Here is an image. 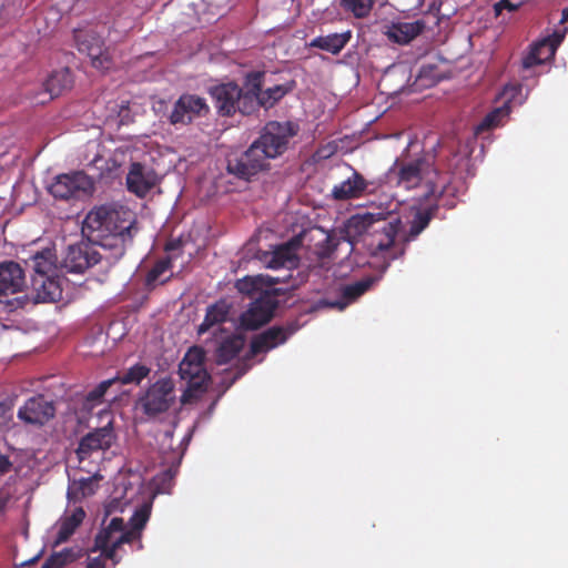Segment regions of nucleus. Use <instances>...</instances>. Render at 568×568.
Here are the masks:
<instances>
[{
	"mask_svg": "<svg viewBox=\"0 0 568 568\" xmlns=\"http://www.w3.org/2000/svg\"><path fill=\"white\" fill-rule=\"evenodd\" d=\"M263 78L264 72L260 71H253L245 75V89L248 90L250 95H252L255 101L254 112L260 108H264L265 110L273 108L294 88V81H290L263 90Z\"/></svg>",
	"mask_w": 568,
	"mask_h": 568,
	"instance_id": "1a4fd4ad",
	"label": "nucleus"
},
{
	"mask_svg": "<svg viewBox=\"0 0 568 568\" xmlns=\"http://www.w3.org/2000/svg\"><path fill=\"white\" fill-rule=\"evenodd\" d=\"M372 184L373 183L368 182L359 172L353 170L349 178L334 185L332 189V197L336 201L358 199L372 192V190H369Z\"/></svg>",
	"mask_w": 568,
	"mask_h": 568,
	"instance_id": "aec40b11",
	"label": "nucleus"
},
{
	"mask_svg": "<svg viewBox=\"0 0 568 568\" xmlns=\"http://www.w3.org/2000/svg\"><path fill=\"white\" fill-rule=\"evenodd\" d=\"M298 329L300 324L297 321H290L283 325L268 327L252 338L250 345V354L252 356H256L261 353H266L284 344Z\"/></svg>",
	"mask_w": 568,
	"mask_h": 568,
	"instance_id": "4468645a",
	"label": "nucleus"
},
{
	"mask_svg": "<svg viewBox=\"0 0 568 568\" xmlns=\"http://www.w3.org/2000/svg\"><path fill=\"white\" fill-rule=\"evenodd\" d=\"M450 181L444 182L438 195L432 196L429 201L425 202L427 205L424 207H417L413 220L410 221L409 230L402 234L399 239L404 244L409 243L417 239V236L429 225L430 221L435 217L439 201L445 193L449 192Z\"/></svg>",
	"mask_w": 568,
	"mask_h": 568,
	"instance_id": "2eb2a0df",
	"label": "nucleus"
},
{
	"mask_svg": "<svg viewBox=\"0 0 568 568\" xmlns=\"http://www.w3.org/2000/svg\"><path fill=\"white\" fill-rule=\"evenodd\" d=\"M151 373V368L142 363H136L125 372L118 374L115 377V384L128 385L134 384L139 385L144 378L149 376Z\"/></svg>",
	"mask_w": 568,
	"mask_h": 568,
	"instance_id": "473e14b6",
	"label": "nucleus"
},
{
	"mask_svg": "<svg viewBox=\"0 0 568 568\" xmlns=\"http://www.w3.org/2000/svg\"><path fill=\"white\" fill-rule=\"evenodd\" d=\"M11 466L9 458L0 453V473H8Z\"/></svg>",
	"mask_w": 568,
	"mask_h": 568,
	"instance_id": "5fc2aeb1",
	"label": "nucleus"
},
{
	"mask_svg": "<svg viewBox=\"0 0 568 568\" xmlns=\"http://www.w3.org/2000/svg\"><path fill=\"white\" fill-rule=\"evenodd\" d=\"M230 313V305L226 301L221 300L213 305H210L206 310L205 317L200 324L197 333L203 334L216 324L224 323Z\"/></svg>",
	"mask_w": 568,
	"mask_h": 568,
	"instance_id": "c756f323",
	"label": "nucleus"
},
{
	"mask_svg": "<svg viewBox=\"0 0 568 568\" xmlns=\"http://www.w3.org/2000/svg\"><path fill=\"white\" fill-rule=\"evenodd\" d=\"M245 343L243 336L233 334L223 339L215 351V362L219 365L227 364L237 356Z\"/></svg>",
	"mask_w": 568,
	"mask_h": 568,
	"instance_id": "bb28decb",
	"label": "nucleus"
},
{
	"mask_svg": "<svg viewBox=\"0 0 568 568\" xmlns=\"http://www.w3.org/2000/svg\"><path fill=\"white\" fill-rule=\"evenodd\" d=\"M205 353L201 347H191L179 365V375L186 382L181 402L186 404L206 390L210 375L204 365Z\"/></svg>",
	"mask_w": 568,
	"mask_h": 568,
	"instance_id": "39448f33",
	"label": "nucleus"
},
{
	"mask_svg": "<svg viewBox=\"0 0 568 568\" xmlns=\"http://www.w3.org/2000/svg\"><path fill=\"white\" fill-rule=\"evenodd\" d=\"M172 267V262L169 257L159 260L145 276V286L151 290L154 288L159 283H165L169 277L161 280L162 275Z\"/></svg>",
	"mask_w": 568,
	"mask_h": 568,
	"instance_id": "c9c22d12",
	"label": "nucleus"
},
{
	"mask_svg": "<svg viewBox=\"0 0 568 568\" xmlns=\"http://www.w3.org/2000/svg\"><path fill=\"white\" fill-rule=\"evenodd\" d=\"M84 518L85 511L82 507H77L70 515L62 517L59 523V529L54 545L65 542L74 534L77 528L83 523Z\"/></svg>",
	"mask_w": 568,
	"mask_h": 568,
	"instance_id": "393cba45",
	"label": "nucleus"
},
{
	"mask_svg": "<svg viewBox=\"0 0 568 568\" xmlns=\"http://www.w3.org/2000/svg\"><path fill=\"white\" fill-rule=\"evenodd\" d=\"M52 257V251L49 248L43 250L41 252H37L32 256V267L34 272L42 276L48 275L53 266Z\"/></svg>",
	"mask_w": 568,
	"mask_h": 568,
	"instance_id": "58836bf2",
	"label": "nucleus"
},
{
	"mask_svg": "<svg viewBox=\"0 0 568 568\" xmlns=\"http://www.w3.org/2000/svg\"><path fill=\"white\" fill-rule=\"evenodd\" d=\"M390 211L388 207L379 209L378 212H365L352 215L346 224V233L349 237H357L365 233L373 231L376 224H379L382 220H386Z\"/></svg>",
	"mask_w": 568,
	"mask_h": 568,
	"instance_id": "412c9836",
	"label": "nucleus"
},
{
	"mask_svg": "<svg viewBox=\"0 0 568 568\" xmlns=\"http://www.w3.org/2000/svg\"><path fill=\"white\" fill-rule=\"evenodd\" d=\"M209 112L205 100L195 94H182L174 103L169 116L173 125L190 124L196 116Z\"/></svg>",
	"mask_w": 568,
	"mask_h": 568,
	"instance_id": "dca6fc26",
	"label": "nucleus"
},
{
	"mask_svg": "<svg viewBox=\"0 0 568 568\" xmlns=\"http://www.w3.org/2000/svg\"><path fill=\"white\" fill-rule=\"evenodd\" d=\"M434 20H435L434 23L438 24V19L436 17H434Z\"/></svg>",
	"mask_w": 568,
	"mask_h": 568,
	"instance_id": "13d9d810",
	"label": "nucleus"
},
{
	"mask_svg": "<svg viewBox=\"0 0 568 568\" xmlns=\"http://www.w3.org/2000/svg\"><path fill=\"white\" fill-rule=\"evenodd\" d=\"M509 114V109L506 106L496 108L484 116V119L476 125L475 134L479 135L485 131H489L501 125L503 120Z\"/></svg>",
	"mask_w": 568,
	"mask_h": 568,
	"instance_id": "f704fd0d",
	"label": "nucleus"
},
{
	"mask_svg": "<svg viewBox=\"0 0 568 568\" xmlns=\"http://www.w3.org/2000/svg\"><path fill=\"white\" fill-rule=\"evenodd\" d=\"M87 568H105V560L102 556L88 557Z\"/></svg>",
	"mask_w": 568,
	"mask_h": 568,
	"instance_id": "864d4df0",
	"label": "nucleus"
},
{
	"mask_svg": "<svg viewBox=\"0 0 568 568\" xmlns=\"http://www.w3.org/2000/svg\"><path fill=\"white\" fill-rule=\"evenodd\" d=\"M124 528V520L121 517H113L110 523L104 526L95 536L94 545L95 548H104L111 545L118 536L122 535Z\"/></svg>",
	"mask_w": 568,
	"mask_h": 568,
	"instance_id": "7c9ffc66",
	"label": "nucleus"
},
{
	"mask_svg": "<svg viewBox=\"0 0 568 568\" xmlns=\"http://www.w3.org/2000/svg\"><path fill=\"white\" fill-rule=\"evenodd\" d=\"M151 515V506L144 504L139 507L129 520V527L123 528L122 536H125L130 542L140 540Z\"/></svg>",
	"mask_w": 568,
	"mask_h": 568,
	"instance_id": "cd10ccee",
	"label": "nucleus"
},
{
	"mask_svg": "<svg viewBox=\"0 0 568 568\" xmlns=\"http://www.w3.org/2000/svg\"><path fill=\"white\" fill-rule=\"evenodd\" d=\"M278 306L276 290H266L250 303L247 310L240 316V327L244 331H255L268 323Z\"/></svg>",
	"mask_w": 568,
	"mask_h": 568,
	"instance_id": "6e6552de",
	"label": "nucleus"
},
{
	"mask_svg": "<svg viewBox=\"0 0 568 568\" xmlns=\"http://www.w3.org/2000/svg\"><path fill=\"white\" fill-rule=\"evenodd\" d=\"M518 9V4H514L509 0H500L494 6V10L496 16H499L503 10H508L510 12L516 11Z\"/></svg>",
	"mask_w": 568,
	"mask_h": 568,
	"instance_id": "8fccbe9b",
	"label": "nucleus"
},
{
	"mask_svg": "<svg viewBox=\"0 0 568 568\" xmlns=\"http://www.w3.org/2000/svg\"><path fill=\"white\" fill-rule=\"evenodd\" d=\"M425 28L426 22L423 19L412 22H398L390 28L389 38L397 43L405 44L420 34Z\"/></svg>",
	"mask_w": 568,
	"mask_h": 568,
	"instance_id": "b1692460",
	"label": "nucleus"
},
{
	"mask_svg": "<svg viewBox=\"0 0 568 568\" xmlns=\"http://www.w3.org/2000/svg\"><path fill=\"white\" fill-rule=\"evenodd\" d=\"M386 207L390 213L386 220H382L374 226L369 233L367 247L372 256H382L388 266L392 261L404 255L405 247L396 243V237H402L403 234V222L398 215L394 214L397 203L389 201Z\"/></svg>",
	"mask_w": 568,
	"mask_h": 568,
	"instance_id": "7ed1b4c3",
	"label": "nucleus"
},
{
	"mask_svg": "<svg viewBox=\"0 0 568 568\" xmlns=\"http://www.w3.org/2000/svg\"><path fill=\"white\" fill-rule=\"evenodd\" d=\"M60 557L61 556L57 555V552L52 554L45 559L41 568H63V560H61Z\"/></svg>",
	"mask_w": 568,
	"mask_h": 568,
	"instance_id": "3c124183",
	"label": "nucleus"
},
{
	"mask_svg": "<svg viewBox=\"0 0 568 568\" xmlns=\"http://www.w3.org/2000/svg\"><path fill=\"white\" fill-rule=\"evenodd\" d=\"M136 214L120 204H103L85 216L82 233L89 242L105 252V262L113 264L125 253L139 232Z\"/></svg>",
	"mask_w": 568,
	"mask_h": 568,
	"instance_id": "f257e3e1",
	"label": "nucleus"
},
{
	"mask_svg": "<svg viewBox=\"0 0 568 568\" xmlns=\"http://www.w3.org/2000/svg\"><path fill=\"white\" fill-rule=\"evenodd\" d=\"M95 481V477H85L80 478L79 480H73L68 488V498L70 500H79L93 495L97 490Z\"/></svg>",
	"mask_w": 568,
	"mask_h": 568,
	"instance_id": "72a5a7b5",
	"label": "nucleus"
},
{
	"mask_svg": "<svg viewBox=\"0 0 568 568\" xmlns=\"http://www.w3.org/2000/svg\"><path fill=\"white\" fill-rule=\"evenodd\" d=\"M521 89L523 87L520 83L507 84L505 87L504 93L509 98V100H515L516 95L521 92Z\"/></svg>",
	"mask_w": 568,
	"mask_h": 568,
	"instance_id": "603ef678",
	"label": "nucleus"
},
{
	"mask_svg": "<svg viewBox=\"0 0 568 568\" xmlns=\"http://www.w3.org/2000/svg\"><path fill=\"white\" fill-rule=\"evenodd\" d=\"M87 55L91 59L92 65L97 69L106 70L111 65L110 57L104 49V42L102 38L94 48L89 49Z\"/></svg>",
	"mask_w": 568,
	"mask_h": 568,
	"instance_id": "4c0bfd02",
	"label": "nucleus"
},
{
	"mask_svg": "<svg viewBox=\"0 0 568 568\" xmlns=\"http://www.w3.org/2000/svg\"><path fill=\"white\" fill-rule=\"evenodd\" d=\"M101 37L93 32H83L77 36L78 50L82 53H88L89 49L94 48Z\"/></svg>",
	"mask_w": 568,
	"mask_h": 568,
	"instance_id": "c03bdc74",
	"label": "nucleus"
},
{
	"mask_svg": "<svg viewBox=\"0 0 568 568\" xmlns=\"http://www.w3.org/2000/svg\"><path fill=\"white\" fill-rule=\"evenodd\" d=\"M55 405L44 395H34L18 408L17 417L26 426L41 428L55 416Z\"/></svg>",
	"mask_w": 568,
	"mask_h": 568,
	"instance_id": "f8f14e48",
	"label": "nucleus"
},
{
	"mask_svg": "<svg viewBox=\"0 0 568 568\" xmlns=\"http://www.w3.org/2000/svg\"><path fill=\"white\" fill-rule=\"evenodd\" d=\"M352 39V31L347 30L342 33H331L314 38L308 45L317 48L331 54H338Z\"/></svg>",
	"mask_w": 568,
	"mask_h": 568,
	"instance_id": "5701e85b",
	"label": "nucleus"
},
{
	"mask_svg": "<svg viewBox=\"0 0 568 568\" xmlns=\"http://www.w3.org/2000/svg\"><path fill=\"white\" fill-rule=\"evenodd\" d=\"M158 183V176L152 169L141 163L131 164L126 175L128 190L139 197H144Z\"/></svg>",
	"mask_w": 568,
	"mask_h": 568,
	"instance_id": "6ab92c4d",
	"label": "nucleus"
},
{
	"mask_svg": "<svg viewBox=\"0 0 568 568\" xmlns=\"http://www.w3.org/2000/svg\"><path fill=\"white\" fill-rule=\"evenodd\" d=\"M30 303L28 295L21 294L20 296H14L12 300H1L0 298V315L2 313H12L20 308H24Z\"/></svg>",
	"mask_w": 568,
	"mask_h": 568,
	"instance_id": "37998d69",
	"label": "nucleus"
},
{
	"mask_svg": "<svg viewBox=\"0 0 568 568\" xmlns=\"http://www.w3.org/2000/svg\"><path fill=\"white\" fill-rule=\"evenodd\" d=\"M27 286L26 276L22 267L13 262H3L0 264V298L10 300V295L22 293ZM13 297H11L12 300Z\"/></svg>",
	"mask_w": 568,
	"mask_h": 568,
	"instance_id": "f3484780",
	"label": "nucleus"
},
{
	"mask_svg": "<svg viewBox=\"0 0 568 568\" xmlns=\"http://www.w3.org/2000/svg\"><path fill=\"white\" fill-rule=\"evenodd\" d=\"M297 132L298 125L291 121H270L255 141L270 160L276 159L288 150L290 142Z\"/></svg>",
	"mask_w": 568,
	"mask_h": 568,
	"instance_id": "0eeeda50",
	"label": "nucleus"
},
{
	"mask_svg": "<svg viewBox=\"0 0 568 568\" xmlns=\"http://www.w3.org/2000/svg\"><path fill=\"white\" fill-rule=\"evenodd\" d=\"M268 160L260 144L254 141L245 152L227 161V171L240 179L248 180L258 172L268 170Z\"/></svg>",
	"mask_w": 568,
	"mask_h": 568,
	"instance_id": "9b49d317",
	"label": "nucleus"
},
{
	"mask_svg": "<svg viewBox=\"0 0 568 568\" xmlns=\"http://www.w3.org/2000/svg\"><path fill=\"white\" fill-rule=\"evenodd\" d=\"M566 21H568V7L562 10L560 23H565Z\"/></svg>",
	"mask_w": 568,
	"mask_h": 568,
	"instance_id": "6e6d98bb",
	"label": "nucleus"
},
{
	"mask_svg": "<svg viewBox=\"0 0 568 568\" xmlns=\"http://www.w3.org/2000/svg\"><path fill=\"white\" fill-rule=\"evenodd\" d=\"M93 180L82 171L58 175L48 187L49 193L60 200L79 197L93 191Z\"/></svg>",
	"mask_w": 568,
	"mask_h": 568,
	"instance_id": "ddd939ff",
	"label": "nucleus"
},
{
	"mask_svg": "<svg viewBox=\"0 0 568 568\" xmlns=\"http://www.w3.org/2000/svg\"><path fill=\"white\" fill-rule=\"evenodd\" d=\"M565 33L554 32L551 36L534 43L537 55H540L541 63L554 58L557 48L564 40Z\"/></svg>",
	"mask_w": 568,
	"mask_h": 568,
	"instance_id": "2f4dec72",
	"label": "nucleus"
},
{
	"mask_svg": "<svg viewBox=\"0 0 568 568\" xmlns=\"http://www.w3.org/2000/svg\"><path fill=\"white\" fill-rule=\"evenodd\" d=\"M443 205L446 206L447 209H454L456 204L454 201H449L444 203Z\"/></svg>",
	"mask_w": 568,
	"mask_h": 568,
	"instance_id": "4d7b16f0",
	"label": "nucleus"
},
{
	"mask_svg": "<svg viewBox=\"0 0 568 568\" xmlns=\"http://www.w3.org/2000/svg\"><path fill=\"white\" fill-rule=\"evenodd\" d=\"M298 258L294 250L290 245H281L276 247L266 260V265L270 268L277 270L281 267L291 270L297 266Z\"/></svg>",
	"mask_w": 568,
	"mask_h": 568,
	"instance_id": "c85d7f7f",
	"label": "nucleus"
},
{
	"mask_svg": "<svg viewBox=\"0 0 568 568\" xmlns=\"http://www.w3.org/2000/svg\"><path fill=\"white\" fill-rule=\"evenodd\" d=\"M124 544H130V541L125 536L120 535L111 545H108L104 548H95L94 545L90 551H101V556L104 560L110 559L114 565H116L119 562V559L116 558V551Z\"/></svg>",
	"mask_w": 568,
	"mask_h": 568,
	"instance_id": "a19ab883",
	"label": "nucleus"
},
{
	"mask_svg": "<svg viewBox=\"0 0 568 568\" xmlns=\"http://www.w3.org/2000/svg\"><path fill=\"white\" fill-rule=\"evenodd\" d=\"M210 94L213 99L214 106L217 112L223 116H231L236 112L243 115H251L254 113V103L252 95L245 89L234 82L222 83L211 88Z\"/></svg>",
	"mask_w": 568,
	"mask_h": 568,
	"instance_id": "423d86ee",
	"label": "nucleus"
},
{
	"mask_svg": "<svg viewBox=\"0 0 568 568\" xmlns=\"http://www.w3.org/2000/svg\"><path fill=\"white\" fill-rule=\"evenodd\" d=\"M175 399L174 381L171 377H161L139 395L135 410L141 413L145 420H155L171 409Z\"/></svg>",
	"mask_w": 568,
	"mask_h": 568,
	"instance_id": "20e7f679",
	"label": "nucleus"
},
{
	"mask_svg": "<svg viewBox=\"0 0 568 568\" xmlns=\"http://www.w3.org/2000/svg\"><path fill=\"white\" fill-rule=\"evenodd\" d=\"M114 384H115L114 378H109V379L102 381L100 384H98L93 389H91L87 394L85 402L91 405L101 403V400L104 397V395L106 394L108 389Z\"/></svg>",
	"mask_w": 568,
	"mask_h": 568,
	"instance_id": "79ce46f5",
	"label": "nucleus"
},
{
	"mask_svg": "<svg viewBox=\"0 0 568 568\" xmlns=\"http://www.w3.org/2000/svg\"><path fill=\"white\" fill-rule=\"evenodd\" d=\"M542 64L540 55H537L534 44H531L529 52L523 58L521 67L524 70H529L532 67Z\"/></svg>",
	"mask_w": 568,
	"mask_h": 568,
	"instance_id": "49530a36",
	"label": "nucleus"
},
{
	"mask_svg": "<svg viewBox=\"0 0 568 568\" xmlns=\"http://www.w3.org/2000/svg\"><path fill=\"white\" fill-rule=\"evenodd\" d=\"M73 79L69 68L53 71L44 82L45 92L50 99L57 98L64 91L72 88Z\"/></svg>",
	"mask_w": 568,
	"mask_h": 568,
	"instance_id": "a878e982",
	"label": "nucleus"
},
{
	"mask_svg": "<svg viewBox=\"0 0 568 568\" xmlns=\"http://www.w3.org/2000/svg\"><path fill=\"white\" fill-rule=\"evenodd\" d=\"M374 284L372 276L364 277L351 284L343 285L341 287V298L335 301L324 300L322 303L331 308L343 311L349 304L356 302L362 295H364Z\"/></svg>",
	"mask_w": 568,
	"mask_h": 568,
	"instance_id": "4be33fe9",
	"label": "nucleus"
},
{
	"mask_svg": "<svg viewBox=\"0 0 568 568\" xmlns=\"http://www.w3.org/2000/svg\"><path fill=\"white\" fill-rule=\"evenodd\" d=\"M105 261V252L93 242L70 245L62 261L67 273L82 274L101 261Z\"/></svg>",
	"mask_w": 568,
	"mask_h": 568,
	"instance_id": "9d476101",
	"label": "nucleus"
},
{
	"mask_svg": "<svg viewBox=\"0 0 568 568\" xmlns=\"http://www.w3.org/2000/svg\"><path fill=\"white\" fill-rule=\"evenodd\" d=\"M113 428L111 424L97 428L83 436L77 448V455L80 460L87 459L93 452L105 450L112 446Z\"/></svg>",
	"mask_w": 568,
	"mask_h": 568,
	"instance_id": "a211bd4d",
	"label": "nucleus"
},
{
	"mask_svg": "<svg viewBox=\"0 0 568 568\" xmlns=\"http://www.w3.org/2000/svg\"><path fill=\"white\" fill-rule=\"evenodd\" d=\"M374 2L375 0H339L341 7L358 19L365 18L371 13Z\"/></svg>",
	"mask_w": 568,
	"mask_h": 568,
	"instance_id": "e433bc0d",
	"label": "nucleus"
},
{
	"mask_svg": "<svg viewBox=\"0 0 568 568\" xmlns=\"http://www.w3.org/2000/svg\"><path fill=\"white\" fill-rule=\"evenodd\" d=\"M387 176L396 186L405 190L425 185L427 191L423 195L422 202H427L432 196L438 195L440 172L435 166L432 154H423L409 160H396L388 170Z\"/></svg>",
	"mask_w": 568,
	"mask_h": 568,
	"instance_id": "f03ea898",
	"label": "nucleus"
},
{
	"mask_svg": "<svg viewBox=\"0 0 568 568\" xmlns=\"http://www.w3.org/2000/svg\"><path fill=\"white\" fill-rule=\"evenodd\" d=\"M178 473V467H170L156 477L162 485L171 486L173 478Z\"/></svg>",
	"mask_w": 568,
	"mask_h": 568,
	"instance_id": "09e8293b",
	"label": "nucleus"
},
{
	"mask_svg": "<svg viewBox=\"0 0 568 568\" xmlns=\"http://www.w3.org/2000/svg\"><path fill=\"white\" fill-rule=\"evenodd\" d=\"M258 286V281L253 277H244L242 280H239L235 284V287L240 293L246 294L248 296H253L255 293H257L260 288Z\"/></svg>",
	"mask_w": 568,
	"mask_h": 568,
	"instance_id": "a18cd8bd",
	"label": "nucleus"
},
{
	"mask_svg": "<svg viewBox=\"0 0 568 568\" xmlns=\"http://www.w3.org/2000/svg\"><path fill=\"white\" fill-rule=\"evenodd\" d=\"M60 555V559L63 560V566L75 561L78 558L82 556V549L80 548H64L61 551L57 552Z\"/></svg>",
	"mask_w": 568,
	"mask_h": 568,
	"instance_id": "de8ad7c7",
	"label": "nucleus"
},
{
	"mask_svg": "<svg viewBox=\"0 0 568 568\" xmlns=\"http://www.w3.org/2000/svg\"><path fill=\"white\" fill-rule=\"evenodd\" d=\"M41 287L37 294V302H55L61 297L60 286L54 280L47 277Z\"/></svg>",
	"mask_w": 568,
	"mask_h": 568,
	"instance_id": "ea45409f",
	"label": "nucleus"
}]
</instances>
